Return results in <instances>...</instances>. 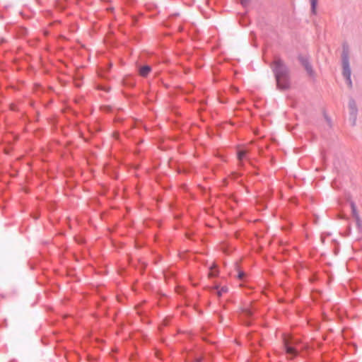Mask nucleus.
Listing matches in <instances>:
<instances>
[{"label": "nucleus", "instance_id": "f257e3e1", "mask_svg": "<svg viewBox=\"0 0 362 362\" xmlns=\"http://www.w3.org/2000/svg\"><path fill=\"white\" fill-rule=\"evenodd\" d=\"M273 69L275 72L277 86L282 89L287 88V84L284 82L287 74V69L280 59H276L273 64Z\"/></svg>", "mask_w": 362, "mask_h": 362}, {"label": "nucleus", "instance_id": "f03ea898", "mask_svg": "<svg viewBox=\"0 0 362 362\" xmlns=\"http://www.w3.org/2000/svg\"><path fill=\"white\" fill-rule=\"evenodd\" d=\"M343 75L346 78L349 85L351 86V70L349 68V61L347 59H344L343 60Z\"/></svg>", "mask_w": 362, "mask_h": 362}, {"label": "nucleus", "instance_id": "7ed1b4c3", "mask_svg": "<svg viewBox=\"0 0 362 362\" xmlns=\"http://www.w3.org/2000/svg\"><path fill=\"white\" fill-rule=\"evenodd\" d=\"M284 346H285L286 353L288 356V358L292 359L293 358H294L295 356H297L298 351L287 341H284Z\"/></svg>", "mask_w": 362, "mask_h": 362}, {"label": "nucleus", "instance_id": "20e7f679", "mask_svg": "<svg viewBox=\"0 0 362 362\" xmlns=\"http://www.w3.org/2000/svg\"><path fill=\"white\" fill-rule=\"evenodd\" d=\"M351 211H352L353 216L355 218L356 221L358 223H359L360 222V216H359V214H358V212L357 211L356 205L354 204V203L352 202L351 204Z\"/></svg>", "mask_w": 362, "mask_h": 362}, {"label": "nucleus", "instance_id": "39448f33", "mask_svg": "<svg viewBox=\"0 0 362 362\" xmlns=\"http://www.w3.org/2000/svg\"><path fill=\"white\" fill-rule=\"evenodd\" d=\"M151 69L149 66H144L139 69V74L141 76L146 77L151 71Z\"/></svg>", "mask_w": 362, "mask_h": 362}, {"label": "nucleus", "instance_id": "423d86ee", "mask_svg": "<svg viewBox=\"0 0 362 362\" xmlns=\"http://www.w3.org/2000/svg\"><path fill=\"white\" fill-rule=\"evenodd\" d=\"M216 264L214 263L212 264V265L210 267V272L209 273V276L210 277L216 276L218 274L217 270L216 269Z\"/></svg>", "mask_w": 362, "mask_h": 362}, {"label": "nucleus", "instance_id": "0eeeda50", "mask_svg": "<svg viewBox=\"0 0 362 362\" xmlns=\"http://www.w3.org/2000/svg\"><path fill=\"white\" fill-rule=\"evenodd\" d=\"M214 289L216 290V294L218 296H221L223 293H226L228 292V288L227 287H222L220 289H218V288H215Z\"/></svg>", "mask_w": 362, "mask_h": 362}, {"label": "nucleus", "instance_id": "6e6552de", "mask_svg": "<svg viewBox=\"0 0 362 362\" xmlns=\"http://www.w3.org/2000/svg\"><path fill=\"white\" fill-rule=\"evenodd\" d=\"M312 11L313 13H316V6L317 4V0H310Z\"/></svg>", "mask_w": 362, "mask_h": 362}, {"label": "nucleus", "instance_id": "1a4fd4ad", "mask_svg": "<svg viewBox=\"0 0 362 362\" xmlns=\"http://www.w3.org/2000/svg\"><path fill=\"white\" fill-rule=\"evenodd\" d=\"M246 154H247V151H245V150L239 151L238 153V159L240 160H242Z\"/></svg>", "mask_w": 362, "mask_h": 362}, {"label": "nucleus", "instance_id": "9d476101", "mask_svg": "<svg viewBox=\"0 0 362 362\" xmlns=\"http://www.w3.org/2000/svg\"><path fill=\"white\" fill-rule=\"evenodd\" d=\"M305 68L306 69V71H308V73L310 74V75H312L313 74V69H312V67L311 66L308 64V63H306L305 64Z\"/></svg>", "mask_w": 362, "mask_h": 362}, {"label": "nucleus", "instance_id": "9b49d317", "mask_svg": "<svg viewBox=\"0 0 362 362\" xmlns=\"http://www.w3.org/2000/svg\"><path fill=\"white\" fill-rule=\"evenodd\" d=\"M245 274L243 272H239L238 278L242 279L244 276Z\"/></svg>", "mask_w": 362, "mask_h": 362}, {"label": "nucleus", "instance_id": "f8f14e48", "mask_svg": "<svg viewBox=\"0 0 362 362\" xmlns=\"http://www.w3.org/2000/svg\"><path fill=\"white\" fill-rule=\"evenodd\" d=\"M246 312H247V315H250V311H247V310Z\"/></svg>", "mask_w": 362, "mask_h": 362}, {"label": "nucleus", "instance_id": "ddd939ff", "mask_svg": "<svg viewBox=\"0 0 362 362\" xmlns=\"http://www.w3.org/2000/svg\"><path fill=\"white\" fill-rule=\"evenodd\" d=\"M241 1H242V2L243 3V2L247 1V0H241Z\"/></svg>", "mask_w": 362, "mask_h": 362}]
</instances>
